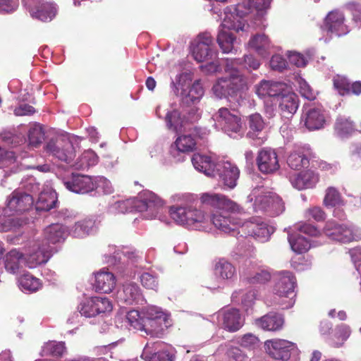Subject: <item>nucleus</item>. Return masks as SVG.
<instances>
[{
	"mask_svg": "<svg viewBox=\"0 0 361 361\" xmlns=\"http://www.w3.org/2000/svg\"><path fill=\"white\" fill-rule=\"evenodd\" d=\"M334 85L341 95L349 94L350 82L343 76L337 75L334 78Z\"/></svg>",
	"mask_w": 361,
	"mask_h": 361,
	"instance_id": "bf43d9fd",
	"label": "nucleus"
},
{
	"mask_svg": "<svg viewBox=\"0 0 361 361\" xmlns=\"http://www.w3.org/2000/svg\"><path fill=\"white\" fill-rule=\"evenodd\" d=\"M145 317L140 316L137 310H133L127 313L126 322L130 327L142 331L145 327Z\"/></svg>",
	"mask_w": 361,
	"mask_h": 361,
	"instance_id": "864d4df0",
	"label": "nucleus"
},
{
	"mask_svg": "<svg viewBox=\"0 0 361 361\" xmlns=\"http://www.w3.org/2000/svg\"><path fill=\"white\" fill-rule=\"evenodd\" d=\"M324 204L326 207L343 206L345 204L339 191L334 187H329L326 190Z\"/></svg>",
	"mask_w": 361,
	"mask_h": 361,
	"instance_id": "de8ad7c7",
	"label": "nucleus"
},
{
	"mask_svg": "<svg viewBox=\"0 0 361 361\" xmlns=\"http://www.w3.org/2000/svg\"><path fill=\"white\" fill-rule=\"evenodd\" d=\"M335 331L336 336L342 341L341 343L336 345V347H339L349 338L351 334V330L349 326L345 324H341L336 327Z\"/></svg>",
	"mask_w": 361,
	"mask_h": 361,
	"instance_id": "e2e57ef3",
	"label": "nucleus"
},
{
	"mask_svg": "<svg viewBox=\"0 0 361 361\" xmlns=\"http://www.w3.org/2000/svg\"><path fill=\"white\" fill-rule=\"evenodd\" d=\"M249 202L254 201L255 212H265L271 216H278L285 210L282 199L269 188L263 186L255 188L247 197Z\"/></svg>",
	"mask_w": 361,
	"mask_h": 361,
	"instance_id": "0eeeda50",
	"label": "nucleus"
},
{
	"mask_svg": "<svg viewBox=\"0 0 361 361\" xmlns=\"http://www.w3.org/2000/svg\"><path fill=\"white\" fill-rule=\"evenodd\" d=\"M240 171L238 167L229 161H219L216 163L215 175L212 178H218L224 186L233 188L237 184Z\"/></svg>",
	"mask_w": 361,
	"mask_h": 361,
	"instance_id": "aec40b11",
	"label": "nucleus"
},
{
	"mask_svg": "<svg viewBox=\"0 0 361 361\" xmlns=\"http://www.w3.org/2000/svg\"><path fill=\"white\" fill-rule=\"evenodd\" d=\"M326 235L334 240L346 243L361 239V229L354 226L339 224L335 221H328L324 227Z\"/></svg>",
	"mask_w": 361,
	"mask_h": 361,
	"instance_id": "9b49d317",
	"label": "nucleus"
},
{
	"mask_svg": "<svg viewBox=\"0 0 361 361\" xmlns=\"http://www.w3.org/2000/svg\"><path fill=\"white\" fill-rule=\"evenodd\" d=\"M305 215L307 219H313L316 221H322L325 220L326 216L324 210L319 207H312L307 209Z\"/></svg>",
	"mask_w": 361,
	"mask_h": 361,
	"instance_id": "052dcab7",
	"label": "nucleus"
},
{
	"mask_svg": "<svg viewBox=\"0 0 361 361\" xmlns=\"http://www.w3.org/2000/svg\"><path fill=\"white\" fill-rule=\"evenodd\" d=\"M213 47L212 35L209 32H204L200 34L192 43V54L197 62L206 61L216 56Z\"/></svg>",
	"mask_w": 361,
	"mask_h": 361,
	"instance_id": "2eb2a0df",
	"label": "nucleus"
},
{
	"mask_svg": "<svg viewBox=\"0 0 361 361\" xmlns=\"http://www.w3.org/2000/svg\"><path fill=\"white\" fill-rule=\"evenodd\" d=\"M232 301L240 302L247 310L251 307L255 300V293L252 290L243 291L242 290H235L231 295Z\"/></svg>",
	"mask_w": 361,
	"mask_h": 361,
	"instance_id": "09e8293b",
	"label": "nucleus"
},
{
	"mask_svg": "<svg viewBox=\"0 0 361 361\" xmlns=\"http://www.w3.org/2000/svg\"><path fill=\"white\" fill-rule=\"evenodd\" d=\"M270 66L271 69L281 72L286 68L287 62L283 56L276 54L271 59Z\"/></svg>",
	"mask_w": 361,
	"mask_h": 361,
	"instance_id": "338daca9",
	"label": "nucleus"
},
{
	"mask_svg": "<svg viewBox=\"0 0 361 361\" xmlns=\"http://www.w3.org/2000/svg\"><path fill=\"white\" fill-rule=\"evenodd\" d=\"M117 300L123 305H133L143 301L142 290L135 282H126L117 292Z\"/></svg>",
	"mask_w": 361,
	"mask_h": 361,
	"instance_id": "b1692460",
	"label": "nucleus"
},
{
	"mask_svg": "<svg viewBox=\"0 0 361 361\" xmlns=\"http://www.w3.org/2000/svg\"><path fill=\"white\" fill-rule=\"evenodd\" d=\"M288 240L292 250L296 253L305 252L310 248V240L299 233H289Z\"/></svg>",
	"mask_w": 361,
	"mask_h": 361,
	"instance_id": "79ce46f5",
	"label": "nucleus"
},
{
	"mask_svg": "<svg viewBox=\"0 0 361 361\" xmlns=\"http://www.w3.org/2000/svg\"><path fill=\"white\" fill-rule=\"evenodd\" d=\"M164 201L156 194L146 191L139 197L129 198L115 202L110 207L111 212L118 213L142 212L145 219H152L157 217L162 221L160 213L164 209Z\"/></svg>",
	"mask_w": 361,
	"mask_h": 361,
	"instance_id": "20e7f679",
	"label": "nucleus"
},
{
	"mask_svg": "<svg viewBox=\"0 0 361 361\" xmlns=\"http://www.w3.org/2000/svg\"><path fill=\"white\" fill-rule=\"evenodd\" d=\"M236 206L237 209L235 210H229L228 213L239 221L240 224L236 226L235 233L231 231L225 232L226 233H231L234 236H237L240 233V231H238V227L242 224L241 220L238 219L235 214V212L238 211V206L237 204ZM241 232L244 233H247L248 235L253 237L261 243H264L269 240L271 234L274 233V228L269 226L261 219L252 218L250 221L245 222L242 225Z\"/></svg>",
	"mask_w": 361,
	"mask_h": 361,
	"instance_id": "9d476101",
	"label": "nucleus"
},
{
	"mask_svg": "<svg viewBox=\"0 0 361 361\" xmlns=\"http://www.w3.org/2000/svg\"><path fill=\"white\" fill-rule=\"evenodd\" d=\"M50 258L49 247H43L39 252L33 247L25 255L14 249L11 250L5 259V269L8 272L16 274L22 267L23 264L29 268H35L37 265L46 263Z\"/></svg>",
	"mask_w": 361,
	"mask_h": 361,
	"instance_id": "423d86ee",
	"label": "nucleus"
},
{
	"mask_svg": "<svg viewBox=\"0 0 361 361\" xmlns=\"http://www.w3.org/2000/svg\"><path fill=\"white\" fill-rule=\"evenodd\" d=\"M278 102L281 116L287 119L293 117L299 106L298 97L293 92L282 94Z\"/></svg>",
	"mask_w": 361,
	"mask_h": 361,
	"instance_id": "c756f323",
	"label": "nucleus"
},
{
	"mask_svg": "<svg viewBox=\"0 0 361 361\" xmlns=\"http://www.w3.org/2000/svg\"><path fill=\"white\" fill-rule=\"evenodd\" d=\"M94 190L104 194H111L114 189L111 182L104 176H97L93 178Z\"/></svg>",
	"mask_w": 361,
	"mask_h": 361,
	"instance_id": "4d7b16f0",
	"label": "nucleus"
},
{
	"mask_svg": "<svg viewBox=\"0 0 361 361\" xmlns=\"http://www.w3.org/2000/svg\"><path fill=\"white\" fill-rule=\"evenodd\" d=\"M44 149L49 155L68 164L73 161L76 154L73 143L66 137H59L49 140Z\"/></svg>",
	"mask_w": 361,
	"mask_h": 361,
	"instance_id": "ddd939ff",
	"label": "nucleus"
},
{
	"mask_svg": "<svg viewBox=\"0 0 361 361\" xmlns=\"http://www.w3.org/2000/svg\"><path fill=\"white\" fill-rule=\"evenodd\" d=\"M281 85L278 82L262 81L256 86V93L260 98L266 97H276L277 99L281 94Z\"/></svg>",
	"mask_w": 361,
	"mask_h": 361,
	"instance_id": "ea45409f",
	"label": "nucleus"
},
{
	"mask_svg": "<svg viewBox=\"0 0 361 361\" xmlns=\"http://www.w3.org/2000/svg\"><path fill=\"white\" fill-rule=\"evenodd\" d=\"M256 161L259 170L263 173H272L280 168L278 155L271 148L264 147L260 149Z\"/></svg>",
	"mask_w": 361,
	"mask_h": 361,
	"instance_id": "5701e85b",
	"label": "nucleus"
},
{
	"mask_svg": "<svg viewBox=\"0 0 361 361\" xmlns=\"http://www.w3.org/2000/svg\"><path fill=\"white\" fill-rule=\"evenodd\" d=\"M171 85L175 94H180L182 105L188 107L183 115L186 124L197 121L200 118L199 109L195 106H190V104L198 102L204 94V89L200 82L197 80L191 85L188 75L182 73L178 75L175 80L171 81Z\"/></svg>",
	"mask_w": 361,
	"mask_h": 361,
	"instance_id": "7ed1b4c3",
	"label": "nucleus"
},
{
	"mask_svg": "<svg viewBox=\"0 0 361 361\" xmlns=\"http://www.w3.org/2000/svg\"><path fill=\"white\" fill-rule=\"evenodd\" d=\"M202 207L199 209L192 205L170 208L169 213L174 221L180 225L195 227L196 224L203 223L208 218L204 209L214 208L211 221L214 226L222 232L235 233V228L240 221L228 213L229 210H235L236 204L223 195L204 193L201 197Z\"/></svg>",
	"mask_w": 361,
	"mask_h": 361,
	"instance_id": "f257e3e1",
	"label": "nucleus"
},
{
	"mask_svg": "<svg viewBox=\"0 0 361 361\" xmlns=\"http://www.w3.org/2000/svg\"><path fill=\"white\" fill-rule=\"evenodd\" d=\"M248 130L246 137L255 142L257 145H262L267 139L266 125L262 116L255 113L246 118Z\"/></svg>",
	"mask_w": 361,
	"mask_h": 361,
	"instance_id": "6ab92c4d",
	"label": "nucleus"
},
{
	"mask_svg": "<svg viewBox=\"0 0 361 361\" xmlns=\"http://www.w3.org/2000/svg\"><path fill=\"white\" fill-rule=\"evenodd\" d=\"M142 285L147 289L157 290L159 282L157 277L151 273L145 272L140 276Z\"/></svg>",
	"mask_w": 361,
	"mask_h": 361,
	"instance_id": "13d9d810",
	"label": "nucleus"
},
{
	"mask_svg": "<svg viewBox=\"0 0 361 361\" xmlns=\"http://www.w3.org/2000/svg\"><path fill=\"white\" fill-rule=\"evenodd\" d=\"M0 169H5L3 171L4 178L1 182V185L5 186V179L22 171L23 166L17 160L13 152L6 150L0 146Z\"/></svg>",
	"mask_w": 361,
	"mask_h": 361,
	"instance_id": "393cba45",
	"label": "nucleus"
},
{
	"mask_svg": "<svg viewBox=\"0 0 361 361\" xmlns=\"http://www.w3.org/2000/svg\"><path fill=\"white\" fill-rule=\"evenodd\" d=\"M308 149L298 147L293 149L287 159L288 166L293 170H300L309 165Z\"/></svg>",
	"mask_w": 361,
	"mask_h": 361,
	"instance_id": "c9c22d12",
	"label": "nucleus"
},
{
	"mask_svg": "<svg viewBox=\"0 0 361 361\" xmlns=\"http://www.w3.org/2000/svg\"><path fill=\"white\" fill-rule=\"evenodd\" d=\"M246 279L251 284H262L271 279V274L267 270L259 269L249 273Z\"/></svg>",
	"mask_w": 361,
	"mask_h": 361,
	"instance_id": "5fc2aeb1",
	"label": "nucleus"
},
{
	"mask_svg": "<svg viewBox=\"0 0 361 361\" xmlns=\"http://www.w3.org/2000/svg\"><path fill=\"white\" fill-rule=\"evenodd\" d=\"M273 287L274 302L281 309H288L295 303L294 288L296 279L288 271H282L276 274Z\"/></svg>",
	"mask_w": 361,
	"mask_h": 361,
	"instance_id": "6e6552de",
	"label": "nucleus"
},
{
	"mask_svg": "<svg viewBox=\"0 0 361 361\" xmlns=\"http://www.w3.org/2000/svg\"><path fill=\"white\" fill-rule=\"evenodd\" d=\"M214 275L221 281H218L219 283L218 287H220L226 280H230L235 274V267L224 258L219 259L215 262L214 267Z\"/></svg>",
	"mask_w": 361,
	"mask_h": 361,
	"instance_id": "f704fd0d",
	"label": "nucleus"
},
{
	"mask_svg": "<svg viewBox=\"0 0 361 361\" xmlns=\"http://www.w3.org/2000/svg\"><path fill=\"white\" fill-rule=\"evenodd\" d=\"M318 181V176L312 171L295 173L290 176L291 185L298 190L311 188Z\"/></svg>",
	"mask_w": 361,
	"mask_h": 361,
	"instance_id": "473e14b6",
	"label": "nucleus"
},
{
	"mask_svg": "<svg viewBox=\"0 0 361 361\" xmlns=\"http://www.w3.org/2000/svg\"><path fill=\"white\" fill-rule=\"evenodd\" d=\"M68 233L66 228L61 224H54L47 226L44 231V239L42 244H35L33 247L39 252L43 247H49L50 257L54 251L51 245H55L64 241Z\"/></svg>",
	"mask_w": 361,
	"mask_h": 361,
	"instance_id": "f3484780",
	"label": "nucleus"
},
{
	"mask_svg": "<svg viewBox=\"0 0 361 361\" xmlns=\"http://www.w3.org/2000/svg\"><path fill=\"white\" fill-rule=\"evenodd\" d=\"M65 345L63 342L50 341L43 347V354L44 355H52L60 357L65 351Z\"/></svg>",
	"mask_w": 361,
	"mask_h": 361,
	"instance_id": "6e6d98bb",
	"label": "nucleus"
},
{
	"mask_svg": "<svg viewBox=\"0 0 361 361\" xmlns=\"http://www.w3.org/2000/svg\"><path fill=\"white\" fill-rule=\"evenodd\" d=\"M44 132L42 126L34 124L28 131L29 145L32 147H37L44 140Z\"/></svg>",
	"mask_w": 361,
	"mask_h": 361,
	"instance_id": "603ef678",
	"label": "nucleus"
},
{
	"mask_svg": "<svg viewBox=\"0 0 361 361\" xmlns=\"http://www.w3.org/2000/svg\"><path fill=\"white\" fill-rule=\"evenodd\" d=\"M305 125L310 130H319L325 124V116L319 108H310L307 110L302 116Z\"/></svg>",
	"mask_w": 361,
	"mask_h": 361,
	"instance_id": "2f4dec72",
	"label": "nucleus"
},
{
	"mask_svg": "<svg viewBox=\"0 0 361 361\" xmlns=\"http://www.w3.org/2000/svg\"><path fill=\"white\" fill-rule=\"evenodd\" d=\"M284 324V319L282 315L270 312L255 320V324L264 331H280Z\"/></svg>",
	"mask_w": 361,
	"mask_h": 361,
	"instance_id": "7c9ffc66",
	"label": "nucleus"
},
{
	"mask_svg": "<svg viewBox=\"0 0 361 361\" xmlns=\"http://www.w3.org/2000/svg\"><path fill=\"white\" fill-rule=\"evenodd\" d=\"M250 12V8L245 4L227 6L224 9V18L220 27L235 32L243 30L245 25V17Z\"/></svg>",
	"mask_w": 361,
	"mask_h": 361,
	"instance_id": "4468645a",
	"label": "nucleus"
},
{
	"mask_svg": "<svg viewBox=\"0 0 361 361\" xmlns=\"http://www.w3.org/2000/svg\"><path fill=\"white\" fill-rule=\"evenodd\" d=\"M115 286L116 278L111 272L102 270L96 274L94 283L96 291L109 293L113 290Z\"/></svg>",
	"mask_w": 361,
	"mask_h": 361,
	"instance_id": "72a5a7b5",
	"label": "nucleus"
},
{
	"mask_svg": "<svg viewBox=\"0 0 361 361\" xmlns=\"http://www.w3.org/2000/svg\"><path fill=\"white\" fill-rule=\"evenodd\" d=\"M344 15L342 12L335 10L329 13L322 28L327 33L341 36L347 34L349 30L344 24Z\"/></svg>",
	"mask_w": 361,
	"mask_h": 361,
	"instance_id": "a878e982",
	"label": "nucleus"
},
{
	"mask_svg": "<svg viewBox=\"0 0 361 361\" xmlns=\"http://www.w3.org/2000/svg\"><path fill=\"white\" fill-rule=\"evenodd\" d=\"M78 309L80 316L90 318L96 317L101 313L111 311L112 305L106 298L92 297L81 302Z\"/></svg>",
	"mask_w": 361,
	"mask_h": 361,
	"instance_id": "a211bd4d",
	"label": "nucleus"
},
{
	"mask_svg": "<svg viewBox=\"0 0 361 361\" xmlns=\"http://www.w3.org/2000/svg\"><path fill=\"white\" fill-rule=\"evenodd\" d=\"M238 59L241 61V63L235 66V68L237 70H238V67L240 66H243L247 69L256 70L260 65L259 61L255 59L252 55H245L243 60L240 59Z\"/></svg>",
	"mask_w": 361,
	"mask_h": 361,
	"instance_id": "680f3d73",
	"label": "nucleus"
},
{
	"mask_svg": "<svg viewBox=\"0 0 361 361\" xmlns=\"http://www.w3.org/2000/svg\"><path fill=\"white\" fill-rule=\"evenodd\" d=\"M57 11V6L46 0H32L29 6L31 17L42 22L51 21L56 16Z\"/></svg>",
	"mask_w": 361,
	"mask_h": 361,
	"instance_id": "412c9836",
	"label": "nucleus"
},
{
	"mask_svg": "<svg viewBox=\"0 0 361 361\" xmlns=\"http://www.w3.org/2000/svg\"><path fill=\"white\" fill-rule=\"evenodd\" d=\"M143 331L151 336H159L168 326V319L166 314L158 308H152L147 311Z\"/></svg>",
	"mask_w": 361,
	"mask_h": 361,
	"instance_id": "dca6fc26",
	"label": "nucleus"
},
{
	"mask_svg": "<svg viewBox=\"0 0 361 361\" xmlns=\"http://www.w3.org/2000/svg\"><path fill=\"white\" fill-rule=\"evenodd\" d=\"M194 168L208 177L215 175L216 165L213 157L210 154L195 153L191 159Z\"/></svg>",
	"mask_w": 361,
	"mask_h": 361,
	"instance_id": "c85d7f7f",
	"label": "nucleus"
},
{
	"mask_svg": "<svg viewBox=\"0 0 361 361\" xmlns=\"http://www.w3.org/2000/svg\"><path fill=\"white\" fill-rule=\"evenodd\" d=\"M40 280L29 273L24 274L18 279V286L22 291L31 293L37 291L41 287Z\"/></svg>",
	"mask_w": 361,
	"mask_h": 361,
	"instance_id": "37998d69",
	"label": "nucleus"
},
{
	"mask_svg": "<svg viewBox=\"0 0 361 361\" xmlns=\"http://www.w3.org/2000/svg\"><path fill=\"white\" fill-rule=\"evenodd\" d=\"M249 44L259 54L264 55L269 47V40L264 34L256 35L250 40Z\"/></svg>",
	"mask_w": 361,
	"mask_h": 361,
	"instance_id": "3c124183",
	"label": "nucleus"
},
{
	"mask_svg": "<svg viewBox=\"0 0 361 361\" xmlns=\"http://www.w3.org/2000/svg\"><path fill=\"white\" fill-rule=\"evenodd\" d=\"M166 127L169 130L180 133L185 128V120L183 116L177 109L168 111L164 118Z\"/></svg>",
	"mask_w": 361,
	"mask_h": 361,
	"instance_id": "4c0bfd02",
	"label": "nucleus"
},
{
	"mask_svg": "<svg viewBox=\"0 0 361 361\" xmlns=\"http://www.w3.org/2000/svg\"><path fill=\"white\" fill-rule=\"evenodd\" d=\"M231 30L220 28L217 35V42L224 53H229L233 48L235 37L231 33Z\"/></svg>",
	"mask_w": 361,
	"mask_h": 361,
	"instance_id": "a18cd8bd",
	"label": "nucleus"
},
{
	"mask_svg": "<svg viewBox=\"0 0 361 361\" xmlns=\"http://www.w3.org/2000/svg\"><path fill=\"white\" fill-rule=\"evenodd\" d=\"M216 353H225L229 360L233 361H245L247 358L245 353L238 347L230 344L221 345Z\"/></svg>",
	"mask_w": 361,
	"mask_h": 361,
	"instance_id": "49530a36",
	"label": "nucleus"
},
{
	"mask_svg": "<svg viewBox=\"0 0 361 361\" xmlns=\"http://www.w3.org/2000/svg\"><path fill=\"white\" fill-rule=\"evenodd\" d=\"M94 221L92 219H84L78 221L70 231V234L75 238H84L92 233Z\"/></svg>",
	"mask_w": 361,
	"mask_h": 361,
	"instance_id": "c03bdc74",
	"label": "nucleus"
},
{
	"mask_svg": "<svg viewBox=\"0 0 361 361\" xmlns=\"http://www.w3.org/2000/svg\"><path fill=\"white\" fill-rule=\"evenodd\" d=\"M287 56L290 63L294 64L297 67H304L307 63V58L298 52L288 51Z\"/></svg>",
	"mask_w": 361,
	"mask_h": 361,
	"instance_id": "0e129e2a",
	"label": "nucleus"
},
{
	"mask_svg": "<svg viewBox=\"0 0 361 361\" xmlns=\"http://www.w3.org/2000/svg\"><path fill=\"white\" fill-rule=\"evenodd\" d=\"M58 202L57 194L55 191L49 189L41 192L35 204L37 211L48 212L55 207Z\"/></svg>",
	"mask_w": 361,
	"mask_h": 361,
	"instance_id": "e433bc0d",
	"label": "nucleus"
},
{
	"mask_svg": "<svg viewBox=\"0 0 361 361\" xmlns=\"http://www.w3.org/2000/svg\"><path fill=\"white\" fill-rule=\"evenodd\" d=\"M195 137L190 135L178 136L171 147V154L176 161H183L185 159L183 154L192 152L196 147Z\"/></svg>",
	"mask_w": 361,
	"mask_h": 361,
	"instance_id": "bb28decb",
	"label": "nucleus"
},
{
	"mask_svg": "<svg viewBox=\"0 0 361 361\" xmlns=\"http://www.w3.org/2000/svg\"><path fill=\"white\" fill-rule=\"evenodd\" d=\"M347 8L352 13L353 20L359 26H361V5L357 3L350 2L347 4Z\"/></svg>",
	"mask_w": 361,
	"mask_h": 361,
	"instance_id": "774afa93",
	"label": "nucleus"
},
{
	"mask_svg": "<svg viewBox=\"0 0 361 361\" xmlns=\"http://www.w3.org/2000/svg\"><path fill=\"white\" fill-rule=\"evenodd\" d=\"M240 63L239 59H226L224 71L227 75L219 78L212 87V92L217 98L238 102L247 90L246 78L235 68Z\"/></svg>",
	"mask_w": 361,
	"mask_h": 361,
	"instance_id": "f03ea898",
	"label": "nucleus"
},
{
	"mask_svg": "<svg viewBox=\"0 0 361 361\" xmlns=\"http://www.w3.org/2000/svg\"><path fill=\"white\" fill-rule=\"evenodd\" d=\"M214 121L221 130L230 137H242L245 132L240 114L235 110H229L226 107L220 108L214 115Z\"/></svg>",
	"mask_w": 361,
	"mask_h": 361,
	"instance_id": "1a4fd4ad",
	"label": "nucleus"
},
{
	"mask_svg": "<svg viewBox=\"0 0 361 361\" xmlns=\"http://www.w3.org/2000/svg\"><path fill=\"white\" fill-rule=\"evenodd\" d=\"M267 353L280 361H298V350L295 343L283 339H272L264 343Z\"/></svg>",
	"mask_w": 361,
	"mask_h": 361,
	"instance_id": "f8f14e48",
	"label": "nucleus"
},
{
	"mask_svg": "<svg viewBox=\"0 0 361 361\" xmlns=\"http://www.w3.org/2000/svg\"><path fill=\"white\" fill-rule=\"evenodd\" d=\"M141 357L145 361H173V355L166 347L150 355L145 348Z\"/></svg>",
	"mask_w": 361,
	"mask_h": 361,
	"instance_id": "8fccbe9b",
	"label": "nucleus"
},
{
	"mask_svg": "<svg viewBox=\"0 0 361 361\" xmlns=\"http://www.w3.org/2000/svg\"><path fill=\"white\" fill-rule=\"evenodd\" d=\"M18 0H0V13H12L18 8Z\"/></svg>",
	"mask_w": 361,
	"mask_h": 361,
	"instance_id": "69168bd1",
	"label": "nucleus"
},
{
	"mask_svg": "<svg viewBox=\"0 0 361 361\" xmlns=\"http://www.w3.org/2000/svg\"><path fill=\"white\" fill-rule=\"evenodd\" d=\"M217 318L221 327L230 332L238 331L244 324V319L237 309H228L219 312Z\"/></svg>",
	"mask_w": 361,
	"mask_h": 361,
	"instance_id": "cd10ccee",
	"label": "nucleus"
},
{
	"mask_svg": "<svg viewBox=\"0 0 361 361\" xmlns=\"http://www.w3.org/2000/svg\"><path fill=\"white\" fill-rule=\"evenodd\" d=\"M99 157L96 153L88 149L85 151L74 162L73 166L76 170H86L98 163Z\"/></svg>",
	"mask_w": 361,
	"mask_h": 361,
	"instance_id": "a19ab883",
	"label": "nucleus"
},
{
	"mask_svg": "<svg viewBox=\"0 0 361 361\" xmlns=\"http://www.w3.org/2000/svg\"><path fill=\"white\" fill-rule=\"evenodd\" d=\"M63 185L71 192L87 194L94 191L93 178L80 173H72L63 179Z\"/></svg>",
	"mask_w": 361,
	"mask_h": 361,
	"instance_id": "4be33fe9",
	"label": "nucleus"
},
{
	"mask_svg": "<svg viewBox=\"0 0 361 361\" xmlns=\"http://www.w3.org/2000/svg\"><path fill=\"white\" fill-rule=\"evenodd\" d=\"M34 204V197L20 190H14L8 197L6 206L0 208V232L11 230L18 224V220L11 216L28 211Z\"/></svg>",
	"mask_w": 361,
	"mask_h": 361,
	"instance_id": "39448f33",
	"label": "nucleus"
},
{
	"mask_svg": "<svg viewBox=\"0 0 361 361\" xmlns=\"http://www.w3.org/2000/svg\"><path fill=\"white\" fill-rule=\"evenodd\" d=\"M335 133L341 138L350 136L355 130L354 123L349 117L339 116L334 125Z\"/></svg>",
	"mask_w": 361,
	"mask_h": 361,
	"instance_id": "58836bf2",
	"label": "nucleus"
}]
</instances>
